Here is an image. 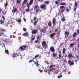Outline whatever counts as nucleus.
<instances>
[{"label":"nucleus","mask_w":79,"mask_h":79,"mask_svg":"<svg viewBox=\"0 0 79 79\" xmlns=\"http://www.w3.org/2000/svg\"><path fill=\"white\" fill-rule=\"evenodd\" d=\"M27 46L26 45H22V46H20L19 48V49L21 50H23V51H24V50H26V48Z\"/></svg>","instance_id":"nucleus-1"},{"label":"nucleus","mask_w":79,"mask_h":79,"mask_svg":"<svg viewBox=\"0 0 79 79\" xmlns=\"http://www.w3.org/2000/svg\"><path fill=\"white\" fill-rule=\"evenodd\" d=\"M40 8L41 9H44V10H45L47 9V6L45 5L42 4L40 6Z\"/></svg>","instance_id":"nucleus-2"},{"label":"nucleus","mask_w":79,"mask_h":79,"mask_svg":"<svg viewBox=\"0 0 79 79\" xmlns=\"http://www.w3.org/2000/svg\"><path fill=\"white\" fill-rule=\"evenodd\" d=\"M50 50L51 52L54 53L55 52V48L51 46L50 48Z\"/></svg>","instance_id":"nucleus-3"},{"label":"nucleus","mask_w":79,"mask_h":79,"mask_svg":"<svg viewBox=\"0 0 79 79\" xmlns=\"http://www.w3.org/2000/svg\"><path fill=\"white\" fill-rule=\"evenodd\" d=\"M27 7L28 8L26 9V13H27V12H29V11H30V10H31L29 8H30V6H29V4H27Z\"/></svg>","instance_id":"nucleus-4"},{"label":"nucleus","mask_w":79,"mask_h":79,"mask_svg":"<svg viewBox=\"0 0 79 79\" xmlns=\"http://www.w3.org/2000/svg\"><path fill=\"white\" fill-rule=\"evenodd\" d=\"M68 63L69 64H70V66H72V65H74V63L73 62H71V60H69L68 61Z\"/></svg>","instance_id":"nucleus-5"},{"label":"nucleus","mask_w":79,"mask_h":79,"mask_svg":"<svg viewBox=\"0 0 79 79\" xmlns=\"http://www.w3.org/2000/svg\"><path fill=\"white\" fill-rule=\"evenodd\" d=\"M33 2H34L33 0H31V1H30L29 2V4H28V2L27 3V5H29V6H30V5H32V3H33Z\"/></svg>","instance_id":"nucleus-6"},{"label":"nucleus","mask_w":79,"mask_h":79,"mask_svg":"<svg viewBox=\"0 0 79 79\" xmlns=\"http://www.w3.org/2000/svg\"><path fill=\"white\" fill-rule=\"evenodd\" d=\"M37 30H33L32 31V34H37Z\"/></svg>","instance_id":"nucleus-7"},{"label":"nucleus","mask_w":79,"mask_h":79,"mask_svg":"<svg viewBox=\"0 0 79 79\" xmlns=\"http://www.w3.org/2000/svg\"><path fill=\"white\" fill-rule=\"evenodd\" d=\"M46 44H47V43H46V42H45V41H43L42 42V46H43V47H44Z\"/></svg>","instance_id":"nucleus-8"},{"label":"nucleus","mask_w":79,"mask_h":79,"mask_svg":"<svg viewBox=\"0 0 79 79\" xmlns=\"http://www.w3.org/2000/svg\"><path fill=\"white\" fill-rule=\"evenodd\" d=\"M41 31L43 33H46L47 32V30L45 28H43L41 29Z\"/></svg>","instance_id":"nucleus-9"},{"label":"nucleus","mask_w":79,"mask_h":79,"mask_svg":"<svg viewBox=\"0 0 79 79\" xmlns=\"http://www.w3.org/2000/svg\"><path fill=\"white\" fill-rule=\"evenodd\" d=\"M56 19L53 18L52 20V24H53V25H55V23H56Z\"/></svg>","instance_id":"nucleus-10"},{"label":"nucleus","mask_w":79,"mask_h":79,"mask_svg":"<svg viewBox=\"0 0 79 79\" xmlns=\"http://www.w3.org/2000/svg\"><path fill=\"white\" fill-rule=\"evenodd\" d=\"M23 35L25 37H27L29 35V34H28V33H27V32L23 34Z\"/></svg>","instance_id":"nucleus-11"},{"label":"nucleus","mask_w":79,"mask_h":79,"mask_svg":"<svg viewBox=\"0 0 79 79\" xmlns=\"http://www.w3.org/2000/svg\"><path fill=\"white\" fill-rule=\"evenodd\" d=\"M68 56L69 58H73V54L71 53H69V54Z\"/></svg>","instance_id":"nucleus-12"},{"label":"nucleus","mask_w":79,"mask_h":79,"mask_svg":"<svg viewBox=\"0 0 79 79\" xmlns=\"http://www.w3.org/2000/svg\"><path fill=\"white\" fill-rule=\"evenodd\" d=\"M39 55L37 54L36 55L35 57H34L33 58V60H34V59H36V58H37L38 57H39Z\"/></svg>","instance_id":"nucleus-13"},{"label":"nucleus","mask_w":79,"mask_h":79,"mask_svg":"<svg viewBox=\"0 0 79 79\" xmlns=\"http://www.w3.org/2000/svg\"><path fill=\"white\" fill-rule=\"evenodd\" d=\"M55 35H56V34H55V33L52 34L50 35L51 38H53V37H54V36H55Z\"/></svg>","instance_id":"nucleus-14"},{"label":"nucleus","mask_w":79,"mask_h":79,"mask_svg":"<svg viewBox=\"0 0 79 79\" xmlns=\"http://www.w3.org/2000/svg\"><path fill=\"white\" fill-rule=\"evenodd\" d=\"M77 35V33L76 32H74L73 35V37H75Z\"/></svg>","instance_id":"nucleus-15"},{"label":"nucleus","mask_w":79,"mask_h":79,"mask_svg":"<svg viewBox=\"0 0 79 79\" xmlns=\"http://www.w3.org/2000/svg\"><path fill=\"white\" fill-rule=\"evenodd\" d=\"M62 53L64 55L66 53V49L64 48H63L62 51Z\"/></svg>","instance_id":"nucleus-16"},{"label":"nucleus","mask_w":79,"mask_h":79,"mask_svg":"<svg viewBox=\"0 0 79 79\" xmlns=\"http://www.w3.org/2000/svg\"><path fill=\"white\" fill-rule=\"evenodd\" d=\"M39 11H40V8H39V7H38V8L36 9L35 10V12L36 13V14H37L38 13Z\"/></svg>","instance_id":"nucleus-17"},{"label":"nucleus","mask_w":79,"mask_h":79,"mask_svg":"<svg viewBox=\"0 0 79 79\" xmlns=\"http://www.w3.org/2000/svg\"><path fill=\"white\" fill-rule=\"evenodd\" d=\"M48 26L49 27H51V26H52V22L50 21L48 23Z\"/></svg>","instance_id":"nucleus-18"},{"label":"nucleus","mask_w":79,"mask_h":79,"mask_svg":"<svg viewBox=\"0 0 79 79\" xmlns=\"http://www.w3.org/2000/svg\"><path fill=\"white\" fill-rule=\"evenodd\" d=\"M38 7H39L38 5H35L34 7V10H36Z\"/></svg>","instance_id":"nucleus-19"},{"label":"nucleus","mask_w":79,"mask_h":79,"mask_svg":"<svg viewBox=\"0 0 79 79\" xmlns=\"http://www.w3.org/2000/svg\"><path fill=\"white\" fill-rule=\"evenodd\" d=\"M61 20L62 22H64L66 21V19L64 17H63V18L61 19Z\"/></svg>","instance_id":"nucleus-20"},{"label":"nucleus","mask_w":79,"mask_h":79,"mask_svg":"<svg viewBox=\"0 0 79 79\" xmlns=\"http://www.w3.org/2000/svg\"><path fill=\"white\" fill-rule=\"evenodd\" d=\"M65 10V8H64V9H62V10H61L60 11V13H63V12H64V11Z\"/></svg>","instance_id":"nucleus-21"},{"label":"nucleus","mask_w":79,"mask_h":79,"mask_svg":"<svg viewBox=\"0 0 79 79\" xmlns=\"http://www.w3.org/2000/svg\"><path fill=\"white\" fill-rule=\"evenodd\" d=\"M61 5H66V4L65 2H62L60 4Z\"/></svg>","instance_id":"nucleus-22"},{"label":"nucleus","mask_w":79,"mask_h":79,"mask_svg":"<svg viewBox=\"0 0 79 79\" xmlns=\"http://www.w3.org/2000/svg\"><path fill=\"white\" fill-rule=\"evenodd\" d=\"M33 61V62H35V61L34 59H32L31 60H30V61H29V63H32Z\"/></svg>","instance_id":"nucleus-23"},{"label":"nucleus","mask_w":79,"mask_h":79,"mask_svg":"<svg viewBox=\"0 0 79 79\" xmlns=\"http://www.w3.org/2000/svg\"><path fill=\"white\" fill-rule=\"evenodd\" d=\"M27 2V0H24L23 2V4H25V3H26V2Z\"/></svg>","instance_id":"nucleus-24"},{"label":"nucleus","mask_w":79,"mask_h":79,"mask_svg":"<svg viewBox=\"0 0 79 79\" xmlns=\"http://www.w3.org/2000/svg\"><path fill=\"white\" fill-rule=\"evenodd\" d=\"M58 50H59L58 53H60V54H61V49H60V48H58Z\"/></svg>","instance_id":"nucleus-25"},{"label":"nucleus","mask_w":79,"mask_h":79,"mask_svg":"<svg viewBox=\"0 0 79 79\" xmlns=\"http://www.w3.org/2000/svg\"><path fill=\"white\" fill-rule=\"evenodd\" d=\"M0 23L1 24H3V23H4V22L2 20H0Z\"/></svg>","instance_id":"nucleus-26"},{"label":"nucleus","mask_w":79,"mask_h":79,"mask_svg":"<svg viewBox=\"0 0 79 79\" xmlns=\"http://www.w3.org/2000/svg\"><path fill=\"white\" fill-rule=\"evenodd\" d=\"M18 56V54L17 53L16 54H14V56L15 57H16V56Z\"/></svg>","instance_id":"nucleus-27"},{"label":"nucleus","mask_w":79,"mask_h":79,"mask_svg":"<svg viewBox=\"0 0 79 79\" xmlns=\"http://www.w3.org/2000/svg\"><path fill=\"white\" fill-rule=\"evenodd\" d=\"M5 52L6 54H8V53H9V52H8V50H5Z\"/></svg>","instance_id":"nucleus-28"},{"label":"nucleus","mask_w":79,"mask_h":79,"mask_svg":"<svg viewBox=\"0 0 79 79\" xmlns=\"http://www.w3.org/2000/svg\"><path fill=\"white\" fill-rule=\"evenodd\" d=\"M21 0H17V2L19 4V3H21Z\"/></svg>","instance_id":"nucleus-29"},{"label":"nucleus","mask_w":79,"mask_h":79,"mask_svg":"<svg viewBox=\"0 0 79 79\" xmlns=\"http://www.w3.org/2000/svg\"><path fill=\"white\" fill-rule=\"evenodd\" d=\"M1 31H2V32H5V31H6L5 30V29H1Z\"/></svg>","instance_id":"nucleus-30"},{"label":"nucleus","mask_w":79,"mask_h":79,"mask_svg":"<svg viewBox=\"0 0 79 79\" xmlns=\"http://www.w3.org/2000/svg\"><path fill=\"white\" fill-rule=\"evenodd\" d=\"M38 63H39V62L38 61V60H37V63L36 64V66H37V67H39V64Z\"/></svg>","instance_id":"nucleus-31"},{"label":"nucleus","mask_w":79,"mask_h":79,"mask_svg":"<svg viewBox=\"0 0 79 79\" xmlns=\"http://www.w3.org/2000/svg\"><path fill=\"white\" fill-rule=\"evenodd\" d=\"M44 2L45 3H47V5H48V4H49V3H50V2L48 1H45Z\"/></svg>","instance_id":"nucleus-32"},{"label":"nucleus","mask_w":79,"mask_h":79,"mask_svg":"<svg viewBox=\"0 0 79 79\" xmlns=\"http://www.w3.org/2000/svg\"><path fill=\"white\" fill-rule=\"evenodd\" d=\"M74 45V43H71L70 45V47H73V45Z\"/></svg>","instance_id":"nucleus-33"},{"label":"nucleus","mask_w":79,"mask_h":79,"mask_svg":"<svg viewBox=\"0 0 79 79\" xmlns=\"http://www.w3.org/2000/svg\"><path fill=\"white\" fill-rule=\"evenodd\" d=\"M64 8V6H62L60 7V9H63V8Z\"/></svg>","instance_id":"nucleus-34"},{"label":"nucleus","mask_w":79,"mask_h":79,"mask_svg":"<svg viewBox=\"0 0 79 79\" xmlns=\"http://www.w3.org/2000/svg\"><path fill=\"white\" fill-rule=\"evenodd\" d=\"M74 5L76 7V6H77V2H75Z\"/></svg>","instance_id":"nucleus-35"},{"label":"nucleus","mask_w":79,"mask_h":79,"mask_svg":"<svg viewBox=\"0 0 79 79\" xmlns=\"http://www.w3.org/2000/svg\"><path fill=\"white\" fill-rule=\"evenodd\" d=\"M62 76H63V75H61L60 76H58V78H60V77H62Z\"/></svg>","instance_id":"nucleus-36"},{"label":"nucleus","mask_w":79,"mask_h":79,"mask_svg":"<svg viewBox=\"0 0 79 79\" xmlns=\"http://www.w3.org/2000/svg\"><path fill=\"white\" fill-rule=\"evenodd\" d=\"M2 14L4 15H6V11H2Z\"/></svg>","instance_id":"nucleus-37"},{"label":"nucleus","mask_w":79,"mask_h":79,"mask_svg":"<svg viewBox=\"0 0 79 79\" xmlns=\"http://www.w3.org/2000/svg\"><path fill=\"white\" fill-rule=\"evenodd\" d=\"M65 34H67V35H69V32H67V31H66L65 33Z\"/></svg>","instance_id":"nucleus-38"},{"label":"nucleus","mask_w":79,"mask_h":79,"mask_svg":"<svg viewBox=\"0 0 79 79\" xmlns=\"http://www.w3.org/2000/svg\"><path fill=\"white\" fill-rule=\"evenodd\" d=\"M53 67V65H52L50 66L49 67V69H52V68Z\"/></svg>","instance_id":"nucleus-39"},{"label":"nucleus","mask_w":79,"mask_h":79,"mask_svg":"<svg viewBox=\"0 0 79 79\" xmlns=\"http://www.w3.org/2000/svg\"><path fill=\"white\" fill-rule=\"evenodd\" d=\"M37 21H35V22L34 23V25H36V24H37Z\"/></svg>","instance_id":"nucleus-40"},{"label":"nucleus","mask_w":79,"mask_h":79,"mask_svg":"<svg viewBox=\"0 0 79 79\" xmlns=\"http://www.w3.org/2000/svg\"><path fill=\"white\" fill-rule=\"evenodd\" d=\"M23 31H27V29H26V28H23Z\"/></svg>","instance_id":"nucleus-41"},{"label":"nucleus","mask_w":79,"mask_h":79,"mask_svg":"<svg viewBox=\"0 0 79 79\" xmlns=\"http://www.w3.org/2000/svg\"><path fill=\"white\" fill-rule=\"evenodd\" d=\"M2 44L4 45V44L3 43V42H2L0 41V45H2Z\"/></svg>","instance_id":"nucleus-42"},{"label":"nucleus","mask_w":79,"mask_h":79,"mask_svg":"<svg viewBox=\"0 0 79 79\" xmlns=\"http://www.w3.org/2000/svg\"><path fill=\"white\" fill-rule=\"evenodd\" d=\"M36 19H37V17H34V20L35 21Z\"/></svg>","instance_id":"nucleus-43"},{"label":"nucleus","mask_w":79,"mask_h":79,"mask_svg":"<svg viewBox=\"0 0 79 79\" xmlns=\"http://www.w3.org/2000/svg\"><path fill=\"white\" fill-rule=\"evenodd\" d=\"M17 11V9L15 8L14 10V12H16V11Z\"/></svg>","instance_id":"nucleus-44"},{"label":"nucleus","mask_w":79,"mask_h":79,"mask_svg":"<svg viewBox=\"0 0 79 79\" xmlns=\"http://www.w3.org/2000/svg\"><path fill=\"white\" fill-rule=\"evenodd\" d=\"M53 56H54V57H56V54H55V53H53L52 54Z\"/></svg>","instance_id":"nucleus-45"},{"label":"nucleus","mask_w":79,"mask_h":79,"mask_svg":"<svg viewBox=\"0 0 79 79\" xmlns=\"http://www.w3.org/2000/svg\"><path fill=\"white\" fill-rule=\"evenodd\" d=\"M39 70L40 72V73H42L43 70H41L40 69H39Z\"/></svg>","instance_id":"nucleus-46"},{"label":"nucleus","mask_w":79,"mask_h":79,"mask_svg":"<svg viewBox=\"0 0 79 79\" xmlns=\"http://www.w3.org/2000/svg\"><path fill=\"white\" fill-rule=\"evenodd\" d=\"M18 22L19 23H21V19H19Z\"/></svg>","instance_id":"nucleus-47"},{"label":"nucleus","mask_w":79,"mask_h":79,"mask_svg":"<svg viewBox=\"0 0 79 79\" xmlns=\"http://www.w3.org/2000/svg\"><path fill=\"white\" fill-rule=\"evenodd\" d=\"M58 31V28H56V29L54 31V32H57V31Z\"/></svg>","instance_id":"nucleus-48"},{"label":"nucleus","mask_w":79,"mask_h":79,"mask_svg":"<svg viewBox=\"0 0 79 79\" xmlns=\"http://www.w3.org/2000/svg\"><path fill=\"white\" fill-rule=\"evenodd\" d=\"M55 3H56V4H58V3H59L58 2L56 1H55Z\"/></svg>","instance_id":"nucleus-49"},{"label":"nucleus","mask_w":79,"mask_h":79,"mask_svg":"<svg viewBox=\"0 0 79 79\" xmlns=\"http://www.w3.org/2000/svg\"><path fill=\"white\" fill-rule=\"evenodd\" d=\"M69 9L67 8L66 9V11H67V12H69Z\"/></svg>","instance_id":"nucleus-50"},{"label":"nucleus","mask_w":79,"mask_h":79,"mask_svg":"<svg viewBox=\"0 0 79 79\" xmlns=\"http://www.w3.org/2000/svg\"><path fill=\"white\" fill-rule=\"evenodd\" d=\"M2 18L4 20H5V17H4V16H3V15H2Z\"/></svg>","instance_id":"nucleus-51"},{"label":"nucleus","mask_w":79,"mask_h":79,"mask_svg":"<svg viewBox=\"0 0 79 79\" xmlns=\"http://www.w3.org/2000/svg\"><path fill=\"white\" fill-rule=\"evenodd\" d=\"M8 6V3L6 2L5 4V6Z\"/></svg>","instance_id":"nucleus-52"},{"label":"nucleus","mask_w":79,"mask_h":79,"mask_svg":"<svg viewBox=\"0 0 79 79\" xmlns=\"http://www.w3.org/2000/svg\"><path fill=\"white\" fill-rule=\"evenodd\" d=\"M59 58H61V56L60 55V54H59Z\"/></svg>","instance_id":"nucleus-53"},{"label":"nucleus","mask_w":79,"mask_h":79,"mask_svg":"<svg viewBox=\"0 0 79 79\" xmlns=\"http://www.w3.org/2000/svg\"><path fill=\"white\" fill-rule=\"evenodd\" d=\"M37 39H39V35H38L37 36Z\"/></svg>","instance_id":"nucleus-54"},{"label":"nucleus","mask_w":79,"mask_h":79,"mask_svg":"<svg viewBox=\"0 0 79 79\" xmlns=\"http://www.w3.org/2000/svg\"><path fill=\"white\" fill-rule=\"evenodd\" d=\"M76 10V8H74V11H75Z\"/></svg>","instance_id":"nucleus-55"},{"label":"nucleus","mask_w":79,"mask_h":79,"mask_svg":"<svg viewBox=\"0 0 79 79\" xmlns=\"http://www.w3.org/2000/svg\"><path fill=\"white\" fill-rule=\"evenodd\" d=\"M76 57H77V58H79V56H77V55H76Z\"/></svg>","instance_id":"nucleus-56"},{"label":"nucleus","mask_w":79,"mask_h":79,"mask_svg":"<svg viewBox=\"0 0 79 79\" xmlns=\"http://www.w3.org/2000/svg\"><path fill=\"white\" fill-rule=\"evenodd\" d=\"M35 43H37V42H38V40H36V41H35Z\"/></svg>","instance_id":"nucleus-57"},{"label":"nucleus","mask_w":79,"mask_h":79,"mask_svg":"<svg viewBox=\"0 0 79 79\" xmlns=\"http://www.w3.org/2000/svg\"><path fill=\"white\" fill-rule=\"evenodd\" d=\"M23 20L24 21H26V19H25L24 18H23Z\"/></svg>","instance_id":"nucleus-58"},{"label":"nucleus","mask_w":79,"mask_h":79,"mask_svg":"<svg viewBox=\"0 0 79 79\" xmlns=\"http://www.w3.org/2000/svg\"><path fill=\"white\" fill-rule=\"evenodd\" d=\"M34 39H35V38H32V40H34Z\"/></svg>","instance_id":"nucleus-59"},{"label":"nucleus","mask_w":79,"mask_h":79,"mask_svg":"<svg viewBox=\"0 0 79 79\" xmlns=\"http://www.w3.org/2000/svg\"><path fill=\"white\" fill-rule=\"evenodd\" d=\"M2 36V33L0 32V37H1Z\"/></svg>","instance_id":"nucleus-60"},{"label":"nucleus","mask_w":79,"mask_h":79,"mask_svg":"<svg viewBox=\"0 0 79 79\" xmlns=\"http://www.w3.org/2000/svg\"><path fill=\"white\" fill-rule=\"evenodd\" d=\"M60 45H63V43H61V44H60Z\"/></svg>","instance_id":"nucleus-61"},{"label":"nucleus","mask_w":79,"mask_h":79,"mask_svg":"<svg viewBox=\"0 0 79 79\" xmlns=\"http://www.w3.org/2000/svg\"><path fill=\"white\" fill-rule=\"evenodd\" d=\"M1 34H2V35H3V34H4V33H3V32H2Z\"/></svg>","instance_id":"nucleus-62"},{"label":"nucleus","mask_w":79,"mask_h":79,"mask_svg":"<svg viewBox=\"0 0 79 79\" xmlns=\"http://www.w3.org/2000/svg\"><path fill=\"white\" fill-rule=\"evenodd\" d=\"M34 63H35V64H36L37 63V62H35H35H34Z\"/></svg>","instance_id":"nucleus-63"},{"label":"nucleus","mask_w":79,"mask_h":79,"mask_svg":"<svg viewBox=\"0 0 79 79\" xmlns=\"http://www.w3.org/2000/svg\"><path fill=\"white\" fill-rule=\"evenodd\" d=\"M71 10V7H70L69 8V10Z\"/></svg>","instance_id":"nucleus-64"}]
</instances>
